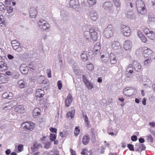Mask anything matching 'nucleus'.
<instances>
[{
  "label": "nucleus",
  "mask_w": 155,
  "mask_h": 155,
  "mask_svg": "<svg viewBox=\"0 0 155 155\" xmlns=\"http://www.w3.org/2000/svg\"><path fill=\"white\" fill-rule=\"evenodd\" d=\"M91 34V38L94 41H96L98 38V33L97 30H95L94 28H91L89 30Z\"/></svg>",
  "instance_id": "0eeeda50"
},
{
  "label": "nucleus",
  "mask_w": 155,
  "mask_h": 155,
  "mask_svg": "<svg viewBox=\"0 0 155 155\" xmlns=\"http://www.w3.org/2000/svg\"><path fill=\"white\" fill-rule=\"evenodd\" d=\"M131 140L133 141H135L137 140V137L135 135L132 136L131 137Z\"/></svg>",
  "instance_id": "13d9d810"
},
{
  "label": "nucleus",
  "mask_w": 155,
  "mask_h": 155,
  "mask_svg": "<svg viewBox=\"0 0 155 155\" xmlns=\"http://www.w3.org/2000/svg\"><path fill=\"white\" fill-rule=\"evenodd\" d=\"M83 82L86 85L87 88L89 90H91L94 87L93 84L89 81L84 75L82 76Z\"/></svg>",
  "instance_id": "39448f33"
},
{
  "label": "nucleus",
  "mask_w": 155,
  "mask_h": 155,
  "mask_svg": "<svg viewBox=\"0 0 155 155\" xmlns=\"http://www.w3.org/2000/svg\"><path fill=\"white\" fill-rule=\"evenodd\" d=\"M151 62V59H147L145 60L144 61V65H147L150 64Z\"/></svg>",
  "instance_id": "09e8293b"
},
{
  "label": "nucleus",
  "mask_w": 155,
  "mask_h": 155,
  "mask_svg": "<svg viewBox=\"0 0 155 155\" xmlns=\"http://www.w3.org/2000/svg\"><path fill=\"white\" fill-rule=\"evenodd\" d=\"M5 9V7L4 4L2 2H0V10L1 11H4Z\"/></svg>",
  "instance_id": "37998d69"
},
{
  "label": "nucleus",
  "mask_w": 155,
  "mask_h": 155,
  "mask_svg": "<svg viewBox=\"0 0 155 155\" xmlns=\"http://www.w3.org/2000/svg\"><path fill=\"white\" fill-rule=\"evenodd\" d=\"M91 18L93 21H95L97 18V14L96 12H92L90 13Z\"/></svg>",
  "instance_id": "5701e85b"
},
{
  "label": "nucleus",
  "mask_w": 155,
  "mask_h": 155,
  "mask_svg": "<svg viewBox=\"0 0 155 155\" xmlns=\"http://www.w3.org/2000/svg\"><path fill=\"white\" fill-rule=\"evenodd\" d=\"M90 132L91 135V138L93 140H95V133L94 132V130L93 128H91V129Z\"/></svg>",
  "instance_id": "f704fd0d"
},
{
  "label": "nucleus",
  "mask_w": 155,
  "mask_h": 155,
  "mask_svg": "<svg viewBox=\"0 0 155 155\" xmlns=\"http://www.w3.org/2000/svg\"><path fill=\"white\" fill-rule=\"evenodd\" d=\"M152 51L150 49L144 47L143 48V55L145 57L147 58L151 56Z\"/></svg>",
  "instance_id": "9d476101"
},
{
  "label": "nucleus",
  "mask_w": 155,
  "mask_h": 155,
  "mask_svg": "<svg viewBox=\"0 0 155 155\" xmlns=\"http://www.w3.org/2000/svg\"><path fill=\"white\" fill-rule=\"evenodd\" d=\"M139 141L140 143H143L144 141V140L143 138H139Z\"/></svg>",
  "instance_id": "69168bd1"
},
{
  "label": "nucleus",
  "mask_w": 155,
  "mask_h": 155,
  "mask_svg": "<svg viewBox=\"0 0 155 155\" xmlns=\"http://www.w3.org/2000/svg\"><path fill=\"white\" fill-rule=\"evenodd\" d=\"M122 31L123 35L126 37H128L130 35L131 30L127 26L124 25L122 28Z\"/></svg>",
  "instance_id": "6e6552de"
},
{
  "label": "nucleus",
  "mask_w": 155,
  "mask_h": 155,
  "mask_svg": "<svg viewBox=\"0 0 155 155\" xmlns=\"http://www.w3.org/2000/svg\"><path fill=\"white\" fill-rule=\"evenodd\" d=\"M124 49L126 51H130L132 48V43L129 40H126L123 45Z\"/></svg>",
  "instance_id": "1a4fd4ad"
},
{
  "label": "nucleus",
  "mask_w": 155,
  "mask_h": 155,
  "mask_svg": "<svg viewBox=\"0 0 155 155\" xmlns=\"http://www.w3.org/2000/svg\"><path fill=\"white\" fill-rule=\"evenodd\" d=\"M88 4L91 5H95L96 3V0H87Z\"/></svg>",
  "instance_id": "4c0bfd02"
},
{
  "label": "nucleus",
  "mask_w": 155,
  "mask_h": 155,
  "mask_svg": "<svg viewBox=\"0 0 155 155\" xmlns=\"http://www.w3.org/2000/svg\"><path fill=\"white\" fill-rule=\"evenodd\" d=\"M110 62L111 64H114L117 63V58L116 56L113 53H111L110 55Z\"/></svg>",
  "instance_id": "dca6fc26"
},
{
  "label": "nucleus",
  "mask_w": 155,
  "mask_h": 155,
  "mask_svg": "<svg viewBox=\"0 0 155 155\" xmlns=\"http://www.w3.org/2000/svg\"><path fill=\"white\" fill-rule=\"evenodd\" d=\"M25 110L24 106L23 105H19L15 107V111L18 113H22Z\"/></svg>",
  "instance_id": "aec40b11"
},
{
  "label": "nucleus",
  "mask_w": 155,
  "mask_h": 155,
  "mask_svg": "<svg viewBox=\"0 0 155 155\" xmlns=\"http://www.w3.org/2000/svg\"><path fill=\"white\" fill-rule=\"evenodd\" d=\"M87 68L90 71H92L94 69L93 65L92 64H89L87 65Z\"/></svg>",
  "instance_id": "a19ab883"
},
{
  "label": "nucleus",
  "mask_w": 155,
  "mask_h": 155,
  "mask_svg": "<svg viewBox=\"0 0 155 155\" xmlns=\"http://www.w3.org/2000/svg\"><path fill=\"white\" fill-rule=\"evenodd\" d=\"M126 16L127 18L132 19L134 17V14L132 12L130 11L126 13Z\"/></svg>",
  "instance_id": "b1692460"
},
{
  "label": "nucleus",
  "mask_w": 155,
  "mask_h": 155,
  "mask_svg": "<svg viewBox=\"0 0 155 155\" xmlns=\"http://www.w3.org/2000/svg\"><path fill=\"white\" fill-rule=\"evenodd\" d=\"M149 125L152 127H154L155 126V122H151L149 123Z\"/></svg>",
  "instance_id": "338daca9"
},
{
  "label": "nucleus",
  "mask_w": 155,
  "mask_h": 155,
  "mask_svg": "<svg viewBox=\"0 0 155 155\" xmlns=\"http://www.w3.org/2000/svg\"><path fill=\"white\" fill-rule=\"evenodd\" d=\"M21 126L24 130L26 131H33L34 129L35 125L32 122L28 121L22 123Z\"/></svg>",
  "instance_id": "f03ea898"
},
{
  "label": "nucleus",
  "mask_w": 155,
  "mask_h": 155,
  "mask_svg": "<svg viewBox=\"0 0 155 155\" xmlns=\"http://www.w3.org/2000/svg\"><path fill=\"white\" fill-rule=\"evenodd\" d=\"M84 122L86 126L87 127H90V124L88 121V118L86 115L85 116Z\"/></svg>",
  "instance_id": "e433bc0d"
},
{
  "label": "nucleus",
  "mask_w": 155,
  "mask_h": 155,
  "mask_svg": "<svg viewBox=\"0 0 155 155\" xmlns=\"http://www.w3.org/2000/svg\"><path fill=\"white\" fill-rule=\"evenodd\" d=\"M103 7L106 10L110 11L112 8L113 5L110 2H106L104 4Z\"/></svg>",
  "instance_id": "a211bd4d"
},
{
  "label": "nucleus",
  "mask_w": 155,
  "mask_h": 155,
  "mask_svg": "<svg viewBox=\"0 0 155 155\" xmlns=\"http://www.w3.org/2000/svg\"><path fill=\"white\" fill-rule=\"evenodd\" d=\"M130 89L127 88H125L124 89L123 93L124 94L127 96L130 97L131 93L130 92Z\"/></svg>",
  "instance_id": "7c9ffc66"
},
{
  "label": "nucleus",
  "mask_w": 155,
  "mask_h": 155,
  "mask_svg": "<svg viewBox=\"0 0 155 155\" xmlns=\"http://www.w3.org/2000/svg\"><path fill=\"white\" fill-rule=\"evenodd\" d=\"M92 153V151L91 150H88L86 148L83 149L81 153V154L83 155H88V153L90 154Z\"/></svg>",
  "instance_id": "cd10ccee"
},
{
  "label": "nucleus",
  "mask_w": 155,
  "mask_h": 155,
  "mask_svg": "<svg viewBox=\"0 0 155 155\" xmlns=\"http://www.w3.org/2000/svg\"><path fill=\"white\" fill-rule=\"evenodd\" d=\"M114 2L115 6L117 8H120L121 6V2L119 0H113Z\"/></svg>",
  "instance_id": "473e14b6"
},
{
  "label": "nucleus",
  "mask_w": 155,
  "mask_h": 155,
  "mask_svg": "<svg viewBox=\"0 0 155 155\" xmlns=\"http://www.w3.org/2000/svg\"><path fill=\"white\" fill-rule=\"evenodd\" d=\"M18 45H15L14 43H13L12 47L13 49L15 50H16L17 49V48H18Z\"/></svg>",
  "instance_id": "e2e57ef3"
},
{
  "label": "nucleus",
  "mask_w": 155,
  "mask_h": 155,
  "mask_svg": "<svg viewBox=\"0 0 155 155\" xmlns=\"http://www.w3.org/2000/svg\"><path fill=\"white\" fill-rule=\"evenodd\" d=\"M23 146L22 144H19L18 147V150L19 152H21L23 150Z\"/></svg>",
  "instance_id": "8fccbe9b"
},
{
  "label": "nucleus",
  "mask_w": 155,
  "mask_h": 155,
  "mask_svg": "<svg viewBox=\"0 0 155 155\" xmlns=\"http://www.w3.org/2000/svg\"><path fill=\"white\" fill-rule=\"evenodd\" d=\"M72 96L70 94H69L65 100V106L68 107L72 102Z\"/></svg>",
  "instance_id": "ddd939ff"
},
{
  "label": "nucleus",
  "mask_w": 155,
  "mask_h": 155,
  "mask_svg": "<svg viewBox=\"0 0 155 155\" xmlns=\"http://www.w3.org/2000/svg\"><path fill=\"white\" fill-rule=\"evenodd\" d=\"M132 64H130L127 67L126 71L128 73L132 74L133 73V68L131 67H132Z\"/></svg>",
  "instance_id": "c756f323"
},
{
  "label": "nucleus",
  "mask_w": 155,
  "mask_h": 155,
  "mask_svg": "<svg viewBox=\"0 0 155 155\" xmlns=\"http://www.w3.org/2000/svg\"><path fill=\"white\" fill-rule=\"evenodd\" d=\"M20 69L21 73L23 74H25L28 73V68L27 67H23L21 65Z\"/></svg>",
  "instance_id": "c85d7f7f"
},
{
  "label": "nucleus",
  "mask_w": 155,
  "mask_h": 155,
  "mask_svg": "<svg viewBox=\"0 0 155 155\" xmlns=\"http://www.w3.org/2000/svg\"><path fill=\"white\" fill-rule=\"evenodd\" d=\"M8 78L5 74L0 73V83H6L8 81Z\"/></svg>",
  "instance_id": "2eb2a0df"
},
{
  "label": "nucleus",
  "mask_w": 155,
  "mask_h": 155,
  "mask_svg": "<svg viewBox=\"0 0 155 155\" xmlns=\"http://www.w3.org/2000/svg\"><path fill=\"white\" fill-rule=\"evenodd\" d=\"M137 35L139 37H140L142 35H143L141 31L140 30H138L137 31Z\"/></svg>",
  "instance_id": "052dcab7"
},
{
  "label": "nucleus",
  "mask_w": 155,
  "mask_h": 155,
  "mask_svg": "<svg viewBox=\"0 0 155 155\" xmlns=\"http://www.w3.org/2000/svg\"><path fill=\"white\" fill-rule=\"evenodd\" d=\"M70 151L71 152V155H76L75 152L74 151H73V150L72 149H70Z\"/></svg>",
  "instance_id": "bf43d9fd"
},
{
  "label": "nucleus",
  "mask_w": 155,
  "mask_h": 155,
  "mask_svg": "<svg viewBox=\"0 0 155 155\" xmlns=\"http://www.w3.org/2000/svg\"><path fill=\"white\" fill-rule=\"evenodd\" d=\"M69 4L71 6L73 7V6L78 4V0H71Z\"/></svg>",
  "instance_id": "c9c22d12"
},
{
  "label": "nucleus",
  "mask_w": 155,
  "mask_h": 155,
  "mask_svg": "<svg viewBox=\"0 0 155 155\" xmlns=\"http://www.w3.org/2000/svg\"><path fill=\"white\" fill-rule=\"evenodd\" d=\"M80 130L79 129V127H76L75 129L74 133L75 136H78L80 133Z\"/></svg>",
  "instance_id": "c03bdc74"
},
{
  "label": "nucleus",
  "mask_w": 155,
  "mask_h": 155,
  "mask_svg": "<svg viewBox=\"0 0 155 155\" xmlns=\"http://www.w3.org/2000/svg\"><path fill=\"white\" fill-rule=\"evenodd\" d=\"M6 22L5 21L3 16L0 14V25L2 27H5L6 25Z\"/></svg>",
  "instance_id": "a878e982"
},
{
  "label": "nucleus",
  "mask_w": 155,
  "mask_h": 155,
  "mask_svg": "<svg viewBox=\"0 0 155 155\" xmlns=\"http://www.w3.org/2000/svg\"><path fill=\"white\" fill-rule=\"evenodd\" d=\"M145 148V146L143 144L139 143L135 145V149L136 151L140 152L144 150Z\"/></svg>",
  "instance_id": "4468645a"
},
{
  "label": "nucleus",
  "mask_w": 155,
  "mask_h": 155,
  "mask_svg": "<svg viewBox=\"0 0 155 155\" xmlns=\"http://www.w3.org/2000/svg\"><path fill=\"white\" fill-rule=\"evenodd\" d=\"M139 38L141 41L143 42L146 43L147 41V38L144 35H142Z\"/></svg>",
  "instance_id": "ea45409f"
},
{
  "label": "nucleus",
  "mask_w": 155,
  "mask_h": 155,
  "mask_svg": "<svg viewBox=\"0 0 155 155\" xmlns=\"http://www.w3.org/2000/svg\"><path fill=\"white\" fill-rule=\"evenodd\" d=\"M112 46L114 50H116L120 48V43L117 41L113 42L112 44Z\"/></svg>",
  "instance_id": "4be33fe9"
},
{
  "label": "nucleus",
  "mask_w": 155,
  "mask_h": 155,
  "mask_svg": "<svg viewBox=\"0 0 155 155\" xmlns=\"http://www.w3.org/2000/svg\"><path fill=\"white\" fill-rule=\"evenodd\" d=\"M8 67L7 64L3 61H0V71H5L7 70Z\"/></svg>",
  "instance_id": "412c9836"
},
{
  "label": "nucleus",
  "mask_w": 155,
  "mask_h": 155,
  "mask_svg": "<svg viewBox=\"0 0 155 155\" xmlns=\"http://www.w3.org/2000/svg\"><path fill=\"white\" fill-rule=\"evenodd\" d=\"M101 48L100 46L97 45H95L94 47V51L96 54L99 52Z\"/></svg>",
  "instance_id": "2f4dec72"
},
{
  "label": "nucleus",
  "mask_w": 155,
  "mask_h": 155,
  "mask_svg": "<svg viewBox=\"0 0 155 155\" xmlns=\"http://www.w3.org/2000/svg\"><path fill=\"white\" fill-rule=\"evenodd\" d=\"M127 147L131 151H133L134 150V146L132 144H129L127 145Z\"/></svg>",
  "instance_id": "864d4df0"
},
{
  "label": "nucleus",
  "mask_w": 155,
  "mask_h": 155,
  "mask_svg": "<svg viewBox=\"0 0 155 155\" xmlns=\"http://www.w3.org/2000/svg\"><path fill=\"white\" fill-rule=\"evenodd\" d=\"M49 130H50L51 132H53V133H54L56 134H57V129L54 128L52 127H51L49 128Z\"/></svg>",
  "instance_id": "6e6d98bb"
},
{
  "label": "nucleus",
  "mask_w": 155,
  "mask_h": 155,
  "mask_svg": "<svg viewBox=\"0 0 155 155\" xmlns=\"http://www.w3.org/2000/svg\"><path fill=\"white\" fill-rule=\"evenodd\" d=\"M137 11L139 14L143 15L147 12L145 5L142 0H137L136 2Z\"/></svg>",
  "instance_id": "f257e3e1"
},
{
  "label": "nucleus",
  "mask_w": 155,
  "mask_h": 155,
  "mask_svg": "<svg viewBox=\"0 0 155 155\" xmlns=\"http://www.w3.org/2000/svg\"><path fill=\"white\" fill-rule=\"evenodd\" d=\"M50 140H51L53 141V140H54L56 139V135L55 134L51 133L50 134Z\"/></svg>",
  "instance_id": "58836bf2"
},
{
  "label": "nucleus",
  "mask_w": 155,
  "mask_h": 155,
  "mask_svg": "<svg viewBox=\"0 0 155 155\" xmlns=\"http://www.w3.org/2000/svg\"><path fill=\"white\" fill-rule=\"evenodd\" d=\"M30 17L31 18H35L38 13L37 9L34 7L31 8L29 11Z\"/></svg>",
  "instance_id": "f8f14e48"
},
{
  "label": "nucleus",
  "mask_w": 155,
  "mask_h": 155,
  "mask_svg": "<svg viewBox=\"0 0 155 155\" xmlns=\"http://www.w3.org/2000/svg\"><path fill=\"white\" fill-rule=\"evenodd\" d=\"M155 20V18L153 15H149L148 16V20L149 21H153Z\"/></svg>",
  "instance_id": "603ef678"
},
{
  "label": "nucleus",
  "mask_w": 155,
  "mask_h": 155,
  "mask_svg": "<svg viewBox=\"0 0 155 155\" xmlns=\"http://www.w3.org/2000/svg\"><path fill=\"white\" fill-rule=\"evenodd\" d=\"M150 31H149V30L148 28H146L143 29V32L147 35H148L149 32Z\"/></svg>",
  "instance_id": "4d7b16f0"
},
{
  "label": "nucleus",
  "mask_w": 155,
  "mask_h": 155,
  "mask_svg": "<svg viewBox=\"0 0 155 155\" xmlns=\"http://www.w3.org/2000/svg\"><path fill=\"white\" fill-rule=\"evenodd\" d=\"M146 99L145 98H143L142 101V104L144 105H146Z\"/></svg>",
  "instance_id": "680f3d73"
},
{
  "label": "nucleus",
  "mask_w": 155,
  "mask_h": 155,
  "mask_svg": "<svg viewBox=\"0 0 155 155\" xmlns=\"http://www.w3.org/2000/svg\"><path fill=\"white\" fill-rule=\"evenodd\" d=\"M75 112L74 109L72 110L71 111H69L67 113L66 116L68 118H72L74 116V113Z\"/></svg>",
  "instance_id": "393cba45"
},
{
  "label": "nucleus",
  "mask_w": 155,
  "mask_h": 155,
  "mask_svg": "<svg viewBox=\"0 0 155 155\" xmlns=\"http://www.w3.org/2000/svg\"><path fill=\"white\" fill-rule=\"evenodd\" d=\"M132 67L135 71L139 72L142 71L141 66L140 63L137 61H134L132 63Z\"/></svg>",
  "instance_id": "7ed1b4c3"
},
{
  "label": "nucleus",
  "mask_w": 155,
  "mask_h": 155,
  "mask_svg": "<svg viewBox=\"0 0 155 155\" xmlns=\"http://www.w3.org/2000/svg\"><path fill=\"white\" fill-rule=\"evenodd\" d=\"M44 95V91L42 89H38L36 90L35 96L37 100H38V98L42 97Z\"/></svg>",
  "instance_id": "9b49d317"
},
{
  "label": "nucleus",
  "mask_w": 155,
  "mask_h": 155,
  "mask_svg": "<svg viewBox=\"0 0 155 155\" xmlns=\"http://www.w3.org/2000/svg\"><path fill=\"white\" fill-rule=\"evenodd\" d=\"M57 85L58 88L61 90L62 87V82L61 81H59L57 83Z\"/></svg>",
  "instance_id": "3c124183"
},
{
  "label": "nucleus",
  "mask_w": 155,
  "mask_h": 155,
  "mask_svg": "<svg viewBox=\"0 0 155 155\" xmlns=\"http://www.w3.org/2000/svg\"><path fill=\"white\" fill-rule=\"evenodd\" d=\"M46 73L48 78H50L51 77V71L50 69H47L46 70Z\"/></svg>",
  "instance_id": "de8ad7c7"
},
{
  "label": "nucleus",
  "mask_w": 155,
  "mask_h": 155,
  "mask_svg": "<svg viewBox=\"0 0 155 155\" xmlns=\"http://www.w3.org/2000/svg\"><path fill=\"white\" fill-rule=\"evenodd\" d=\"M67 131L61 132L60 133V136L62 137H65L67 136Z\"/></svg>",
  "instance_id": "49530a36"
},
{
  "label": "nucleus",
  "mask_w": 155,
  "mask_h": 155,
  "mask_svg": "<svg viewBox=\"0 0 155 155\" xmlns=\"http://www.w3.org/2000/svg\"><path fill=\"white\" fill-rule=\"evenodd\" d=\"M18 87L21 88H24L25 85L24 81L22 80H19L18 82Z\"/></svg>",
  "instance_id": "72a5a7b5"
},
{
  "label": "nucleus",
  "mask_w": 155,
  "mask_h": 155,
  "mask_svg": "<svg viewBox=\"0 0 155 155\" xmlns=\"http://www.w3.org/2000/svg\"><path fill=\"white\" fill-rule=\"evenodd\" d=\"M41 110L38 108H35L32 112V115L35 118H37V117L41 115Z\"/></svg>",
  "instance_id": "6ab92c4d"
},
{
  "label": "nucleus",
  "mask_w": 155,
  "mask_h": 155,
  "mask_svg": "<svg viewBox=\"0 0 155 155\" xmlns=\"http://www.w3.org/2000/svg\"><path fill=\"white\" fill-rule=\"evenodd\" d=\"M38 24L39 27L44 30H46L48 27V24L47 22L42 19L40 20L38 22Z\"/></svg>",
  "instance_id": "423d86ee"
},
{
  "label": "nucleus",
  "mask_w": 155,
  "mask_h": 155,
  "mask_svg": "<svg viewBox=\"0 0 155 155\" xmlns=\"http://www.w3.org/2000/svg\"><path fill=\"white\" fill-rule=\"evenodd\" d=\"M7 12L8 13L10 14L13 12V8L10 6L9 7H7Z\"/></svg>",
  "instance_id": "79ce46f5"
},
{
  "label": "nucleus",
  "mask_w": 155,
  "mask_h": 155,
  "mask_svg": "<svg viewBox=\"0 0 155 155\" xmlns=\"http://www.w3.org/2000/svg\"><path fill=\"white\" fill-rule=\"evenodd\" d=\"M81 58L83 60H86L87 59V56L86 54L84 53H82L81 55Z\"/></svg>",
  "instance_id": "5fc2aeb1"
},
{
  "label": "nucleus",
  "mask_w": 155,
  "mask_h": 155,
  "mask_svg": "<svg viewBox=\"0 0 155 155\" xmlns=\"http://www.w3.org/2000/svg\"><path fill=\"white\" fill-rule=\"evenodd\" d=\"M41 145L40 144H39L37 142H35L34 143L33 147L34 149H36L38 148Z\"/></svg>",
  "instance_id": "a18cd8bd"
},
{
  "label": "nucleus",
  "mask_w": 155,
  "mask_h": 155,
  "mask_svg": "<svg viewBox=\"0 0 155 155\" xmlns=\"http://www.w3.org/2000/svg\"><path fill=\"white\" fill-rule=\"evenodd\" d=\"M110 26L112 27V25H109L104 32V36L107 38L110 37L113 34L112 30L110 29Z\"/></svg>",
  "instance_id": "20e7f679"
},
{
  "label": "nucleus",
  "mask_w": 155,
  "mask_h": 155,
  "mask_svg": "<svg viewBox=\"0 0 155 155\" xmlns=\"http://www.w3.org/2000/svg\"><path fill=\"white\" fill-rule=\"evenodd\" d=\"M90 138L88 134H85L83 137L82 142L84 145H87L89 142Z\"/></svg>",
  "instance_id": "f3484780"
},
{
  "label": "nucleus",
  "mask_w": 155,
  "mask_h": 155,
  "mask_svg": "<svg viewBox=\"0 0 155 155\" xmlns=\"http://www.w3.org/2000/svg\"><path fill=\"white\" fill-rule=\"evenodd\" d=\"M8 57L9 59H12L14 58V57L11 54H8Z\"/></svg>",
  "instance_id": "774afa93"
},
{
  "label": "nucleus",
  "mask_w": 155,
  "mask_h": 155,
  "mask_svg": "<svg viewBox=\"0 0 155 155\" xmlns=\"http://www.w3.org/2000/svg\"><path fill=\"white\" fill-rule=\"evenodd\" d=\"M11 153L10 150L8 149L5 151V153L7 155H9Z\"/></svg>",
  "instance_id": "0e129e2a"
},
{
  "label": "nucleus",
  "mask_w": 155,
  "mask_h": 155,
  "mask_svg": "<svg viewBox=\"0 0 155 155\" xmlns=\"http://www.w3.org/2000/svg\"><path fill=\"white\" fill-rule=\"evenodd\" d=\"M147 36L150 39L155 40V33L153 32L152 31L149 32Z\"/></svg>",
  "instance_id": "bb28decb"
}]
</instances>
